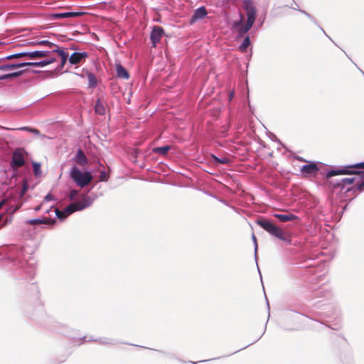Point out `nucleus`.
I'll return each mask as SVG.
<instances>
[{"label": "nucleus", "instance_id": "f257e3e1", "mask_svg": "<svg viewBox=\"0 0 364 364\" xmlns=\"http://www.w3.org/2000/svg\"><path fill=\"white\" fill-rule=\"evenodd\" d=\"M257 223L261 228L272 236L287 242V244L291 243V239L290 234L285 232L271 221L267 220H257Z\"/></svg>", "mask_w": 364, "mask_h": 364}, {"label": "nucleus", "instance_id": "f03ea898", "mask_svg": "<svg viewBox=\"0 0 364 364\" xmlns=\"http://www.w3.org/2000/svg\"><path fill=\"white\" fill-rule=\"evenodd\" d=\"M25 58L30 59H39V58H45L46 57L57 55L60 58V65L59 67L60 69L63 68L67 62V59L68 57V54L65 53L63 50L60 48L53 49L51 51L48 50H35L31 52H24Z\"/></svg>", "mask_w": 364, "mask_h": 364}, {"label": "nucleus", "instance_id": "7ed1b4c3", "mask_svg": "<svg viewBox=\"0 0 364 364\" xmlns=\"http://www.w3.org/2000/svg\"><path fill=\"white\" fill-rule=\"evenodd\" d=\"M70 176L75 183L81 188L88 185L92 180V176L90 173H82L76 166L71 168Z\"/></svg>", "mask_w": 364, "mask_h": 364}, {"label": "nucleus", "instance_id": "20e7f679", "mask_svg": "<svg viewBox=\"0 0 364 364\" xmlns=\"http://www.w3.org/2000/svg\"><path fill=\"white\" fill-rule=\"evenodd\" d=\"M355 168H364V162L355 164L350 165V166H345V167L338 169V170L330 171L326 173V178H329L334 176L343 175V174L359 175V174L364 173L363 171L353 170Z\"/></svg>", "mask_w": 364, "mask_h": 364}, {"label": "nucleus", "instance_id": "39448f33", "mask_svg": "<svg viewBox=\"0 0 364 364\" xmlns=\"http://www.w3.org/2000/svg\"><path fill=\"white\" fill-rule=\"evenodd\" d=\"M28 156V153L24 148L16 149L11 156V166L14 169L21 168L25 165V159Z\"/></svg>", "mask_w": 364, "mask_h": 364}, {"label": "nucleus", "instance_id": "423d86ee", "mask_svg": "<svg viewBox=\"0 0 364 364\" xmlns=\"http://www.w3.org/2000/svg\"><path fill=\"white\" fill-rule=\"evenodd\" d=\"M243 7L246 11L247 21L250 23H254L256 18V9L251 0H245Z\"/></svg>", "mask_w": 364, "mask_h": 364}, {"label": "nucleus", "instance_id": "0eeeda50", "mask_svg": "<svg viewBox=\"0 0 364 364\" xmlns=\"http://www.w3.org/2000/svg\"><path fill=\"white\" fill-rule=\"evenodd\" d=\"M319 171L318 164L315 162H310L307 165H304L301 168V172L305 176H315Z\"/></svg>", "mask_w": 364, "mask_h": 364}, {"label": "nucleus", "instance_id": "6e6552de", "mask_svg": "<svg viewBox=\"0 0 364 364\" xmlns=\"http://www.w3.org/2000/svg\"><path fill=\"white\" fill-rule=\"evenodd\" d=\"M164 35V31L161 27L159 26H154L150 36L154 47L156 46V44L161 41Z\"/></svg>", "mask_w": 364, "mask_h": 364}, {"label": "nucleus", "instance_id": "1a4fd4ad", "mask_svg": "<svg viewBox=\"0 0 364 364\" xmlns=\"http://www.w3.org/2000/svg\"><path fill=\"white\" fill-rule=\"evenodd\" d=\"M252 23H250L247 22L246 24H243L242 23V17L240 21H235L233 24V28L236 29L238 32V36H242L243 34L248 32L252 26Z\"/></svg>", "mask_w": 364, "mask_h": 364}, {"label": "nucleus", "instance_id": "9d476101", "mask_svg": "<svg viewBox=\"0 0 364 364\" xmlns=\"http://www.w3.org/2000/svg\"><path fill=\"white\" fill-rule=\"evenodd\" d=\"M57 55H53L48 57L45 58L44 60L39 62H26L25 63L26 66H33V67H43L48 65L49 64L53 63V62L57 60Z\"/></svg>", "mask_w": 364, "mask_h": 364}, {"label": "nucleus", "instance_id": "9b49d317", "mask_svg": "<svg viewBox=\"0 0 364 364\" xmlns=\"http://www.w3.org/2000/svg\"><path fill=\"white\" fill-rule=\"evenodd\" d=\"M88 55L86 52L82 53H73L69 58V62L72 65H76L80 63L82 60H85Z\"/></svg>", "mask_w": 364, "mask_h": 364}, {"label": "nucleus", "instance_id": "f8f14e48", "mask_svg": "<svg viewBox=\"0 0 364 364\" xmlns=\"http://www.w3.org/2000/svg\"><path fill=\"white\" fill-rule=\"evenodd\" d=\"M207 15L206 9L204 6H201L195 10L193 15L191 17V21L193 23L199 19H203Z\"/></svg>", "mask_w": 364, "mask_h": 364}, {"label": "nucleus", "instance_id": "ddd939ff", "mask_svg": "<svg viewBox=\"0 0 364 364\" xmlns=\"http://www.w3.org/2000/svg\"><path fill=\"white\" fill-rule=\"evenodd\" d=\"M116 72L118 77L127 80L129 77L128 71L120 64H116Z\"/></svg>", "mask_w": 364, "mask_h": 364}, {"label": "nucleus", "instance_id": "4468645a", "mask_svg": "<svg viewBox=\"0 0 364 364\" xmlns=\"http://www.w3.org/2000/svg\"><path fill=\"white\" fill-rule=\"evenodd\" d=\"M75 203L77 205V209L82 210L89 207L92 204V200L90 197L84 196L81 200Z\"/></svg>", "mask_w": 364, "mask_h": 364}, {"label": "nucleus", "instance_id": "2eb2a0df", "mask_svg": "<svg viewBox=\"0 0 364 364\" xmlns=\"http://www.w3.org/2000/svg\"><path fill=\"white\" fill-rule=\"evenodd\" d=\"M76 162L80 166H85L87 164V159L85 153L79 149L75 155Z\"/></svg>", "mask_w": 364, "mask_h": 364}, {"label": "nucleus", "instance_id": "dca6fc26", "mask_svg": "<svg viewBox=\"0 0 364 364\" xmlns=\"http://www.w3.org/2000/svg\"><path fill=\"white\" fill-rule=\"evenodd\" d=\"M354 178H343L339 183H333L332 181H329L330 184L332 186L333 188L341 187L343 188L346 184H351L354 182Z\"/></svg>", "mask_w": 364, "mask_h": 364}, {"label": "nucleus", "instance_id": "f3484780", "mask_svg": "<svg viewBox=\"0 0 364 364\" xmlns=\"http://www.w3.org/2000/svg\"><path fill=\"white\" fill-rule=\"evenodd\" d=\"M95 111L97 114L100 115H103L106 112L105 106L103 101L100 98H98L95 102Z\"/></svg>", "mask_w": 364, "mask_h": 364}, {"label": "nucleus", "instance_id": "a211bd4d", "mask_svg": "<svg viewBox=\"0 0 364 364\" xmlns=\"http://www.w3.org/2000/svg\"><path fill=\"white\" fill-rule=\"evenodd\" d=\"M82 14L81 12H64L55 14L53 16L55 18H73L77 17Z\"/></svg>", "mask_w": 364, "mask_h": 364}, {"label": "nucleus", "instance_id": "6ab92c4d", "mask_svg": "<svg viewBox=\"0 0 364 364\" xmlns=\"http://www.w3.org/2000/svg\"><path fill=\"white\" fill-rule=\"evenodd\" d=\"M274 216L279 219L281 222H287V221H291L296 219L297 217L291 213L288 214H279L276 213L274 215Z\"/></svg>", "mask_w": 364, "mask_h": 364}, {"label": "nucleus", "instance_id": "aec40b11", "mask_svg": "<svg viewBox=\"0 0 364 364\" xmlns=\"http://www.w3.org/2000/svg\"><path fill=\"white\" fill-rule=\"evenodd\" d=\"M54 221H51L49 218H43V219H31L27 220L26 223L31 225H36L40 224H50L53 223Z\"/></svg>", "mask_w": 364, "mask_h": 364}, {"label": "nucleus", "instance_id": "412c9836", "mask_svg": "<svg viewBox=\"0 0 364 364\" xmlns=\"http://www.w3.org/2000/svg\"><path fill=\"white\" fill-rule=\"evenodd\" d=\"M24 66H26L25 63H16V64H5V65H2L0 66V70L9 71V70H14L16 68H22Z\"/></svg>", "mask_w": 364, "mask_h": 364}, {"label": "nucleus", "instance_id": "4be33fe9", "mask_svg": "<svg viewBox=\"0 0 364 364\" xmlns=\"http://www.w3.org/2000/svg\"><path fill=\"white\" fill-rule=\"evenodd\" d=\"M170 149H171L170 146H165L156 147L154 149L153 151L156 154H159L162 156H166Z\"/></svg>", "mask_w": 364, "mask_h": 364}, {"label": "nucleus", "instance_id": "5701e85b", "mask_svg": "<svg viewBox=\"0 0 364 364\" xmlns=\"http://www.w3.org/2000/svg\"><path fill=\"white\" fill-rule=\"evenodd\" d=\"M22 73H23V71L21 70V71L11 73H8V74L1 75H0V80H6V79H11V78H14V77H18L21 75H22Z\"/></svg>", "mask_w": 364, "mask_h": 364}, {"label": "nucleus", "instance_id": "b1692460", "mask_svg": "<svg viewBox=\"0 0 364 364\" xmlns=\"http://www.w3.org/2000/svg\"><path fill=\"white\" fill-rule=\"evenodd\" d=\"M87 80H88L89 87H96V85L97 84V80L96 76L93 73H89L87 74Z\"/></svg>", "mask_w": 364, "mask_h": 364}, {"label": "nucleus", "instance_id": "393cba45", "mask_svg": "<svg viewBox=\"0 0 364 364\" xmlns=\"http://www.w3.org/2000/svg\"><path fill=\"white\" fill-rule=\"evenodd\" d=\"M34 44L38 45V46H46L51 49L59 48L57 45H55L48 41H38V42L35 43Z\"/></svg>", "mask_w": 364, "mask_h": 364}, {"label": "nucleus", "instance_id": "a878e982", "mask_svg": "<svg viewBox=\"0 0 364 364\" xmlns=\"http://www.w3.org/2000/svg\"><path fill=\"white\" fill-rule=\"evenodd\" d=\"M250 39L249 36H246L243 42L242 43V44L240 46L239 50L241 52H245L247 48L250 46Z\"/></svg>", "mask_w": 364, "mask_h": 364}, {"label": "nucleus", "instance_id": "bb28decb", "mask_svg": "<svg viewBox=\"0 0 364 364\" xmlns=\"http://www.w3.org/2000/svg\"><path fill=\"white\" fill-rule=\"evenodd\" d=\"M68 215H70L71 213H74L75 211L79 210L77 209V205L75 203L70 204L68 206H67L64 210Z\"/></svg>", "mask_w": 364, "mask_h": 364}, {"label": "nucleus", "instance_id": "cd10ccee", "mask_svg": "<svg viewBox=\"0 0 364 364\" xmlns=\"http://www.w3.org/2000/svg\"><path fill=\"white\" fill-rule=\"evenodd\" d=\"M8 129H10L8 128ZM11 129L12 130H16V129ZM17 129L30 132L31 133H33L36 136L40 135L39 130H38L36 129H34V128L29 127H23L18 128Z\"/></svg>", "mask_w": 364, "mask_h": 364}, {"label": "nucleus", "instance_id": "c85d7f7f", "mask_svg": "<svg viewBox=\"0 0 364 364\" xmlns=\"http://www.w3.org/2000/svg\"><path fill=\"white\" fill-rule=\"evenodd\" d=\"M33 171L35 176L41 174V164L38 162H33Z\"/></svg>", "mask_w": 364, "mask_h": 364}, {"label": "nucleus", "instance_id": "c756f323", "mask_svg": "<svg viewBox=\"0 0 364 364\" xmlns=\"http://www.w3.org/2000/svg\"><path fill=\"white\" fill-rule=\"evenodd\" d=\"M25 55L26 54H25L24 52L18 53H16V54L8 55V56H6L5 58V59H6V60H11V59H14V58H25Z\"/></svg>", "mask_w": 364, "mask_h": 364}, {"label": "nucleus", "instance_id": "7c9ffc66", "mask_svg": "<svg viewBox=\"0 0 364 364\" xmlns=\"http://www.w3.org/2000/svg\"><path fill=\"white\" fill-rule=\"evenodd\" d=\"M55 213H56V215L57 217L59 218V219H64L66 217H68V215L66 214L65 211V210H60L58 209H56L55 210Z\"/></svg>", "mask_w": 364, "mask_h": 364}, {"label": "nucleus", "instance_id": "2f4dec72", "mask_svg": "<svg viewBox=\"0 0 364 364\" xmlns=\"http://www.w3.org/2000/svg\"><path fill=\"white\" fill-rule=\"evenodd\" d=\"M214 160L220 164H227L230 162V160L226 157L220 159L216 156H214Z\"/></svg>", "mask_w": 364, "mask_h": 364}, {"label": "nucleus", "instance_id": "473e14b6", "mask_svg": "<svg viewBox=\"0 0 364 364\" xmlns=\"http://www.w3.org/2000/svg\"><path fill=\"white\" fill-rule=\"evenodd\" d=\"M108 176L105 171L100 172V180L102 181H107Z\"/></svg>", "mask_w": 364, "mask_h": 364}, {"label": "nucleus", "instance_id": "72a5a7b5", "mask_svg": "<svg viewBox=\"0 0 364 364\" xmlns=\"http://www.w3.org/2000/svg\"><path fill=\"white\" fill-rule=\"evenodd\" d=\"M77 194H78V191L77 190H72L70 193V200H73Z\"/></svg>", "mask_w": 364, "mask_h": 364}, {"label": "nucleus", "instance_id": "f704fd0d", "mask_svg": "<svg viewBox=\"0 0 364 364\" xmlns=\"http://www.w3.org/2000/svg\"><path fill=\"white\" fill-rule=\"evenodd\" d=\"M357 189L359 191H363L364 190V181L358 186Z\"/></svg>", "mask_w": 364, "mask_h": 364}, {"label": "nucleus", "instance_id": "c9c22d12", "mask_svg": "<svg viewBox=\"0 0 364 364\" xmlns=\"http://www.w3.org/2000/svg\"><path fill=\"white\" fill-rule=\"evenodd\" d=\"M26 190H27V184H26V183H25V184H24V186L23 187V190L21 191V195L23 196V194L26 191Z\"/></svg>", "mask_w": 364, "mask_h": 364}, {"label": "nucleus", "instance_id": "e433bc0d", "mask_svg": "<svg viewBox=\"0 0 364 364\" xmlns=\"http://www.w3.org/2000/svg\"><path fill=\"white\" fill-rule=\"evenodd\" d=\"M7 202V199H4L1 201H0V209L2 208V206L6 204Z\"/></svg>", "mask_w": 364, "mask_h": 364}, {"label": "nucleus", "instance_id": "4c0bfd02", "mask_svg": "<svg viewBox=\"0 0 364 364\" xmlns=\"http://www.w3.org/2000/svg\"><path fill=\"white\" fill-rule=\"evenodd\" d=\"M51 198H52L51 194L48 193V195L46 196L44 199H45V200H51Z\"/></svg>", "mask_w": 364, "mask_h": 364}, {"label": "nucleus", "instance_id": "58836bf2", "mask_svg": "<svg viewBox=\"0 0 364 364\" xmlns=\"http://www.w3.org/2000/svg\"><path fill=\"white\" fill-rule=\"evenodd\" d=\"M21 206V204L16 205V208H14V210L12 211V213H14V212L17 211L18 210H19Z\"/></svg>", "mask_w": 364, "mask_h": 364}, {"label": "nucleus", "instance_id": "ea45409f", "mask_svg": "<svg viewBox=\"0 0 364 364\" xmlns=\"http://www.w3.org/2000/svg\"><path fill=\"white\" fill-rule=\"evenodd\" d=\"M252 240L255 242V246H256V247H257V238H256V237H255V235H252Z\"/></svg>", "mask_w": 364, "mask_h": 364}, {"label": "nucleus", "instance_id": "a19ab883", "mask_svg": "<svg viewBox=\"0 0 364 364\" xmlns=\"http://www.w3.org/2000/svg\"><path fill=\"white\" fill-rule=\"evenodd\" d=\"M296 159H297L299 161H304V162L306 161L305 159H302L301 157H296Z\"/></svg>", "mask_w": 364, "mask_h": 364}]
</instances>
